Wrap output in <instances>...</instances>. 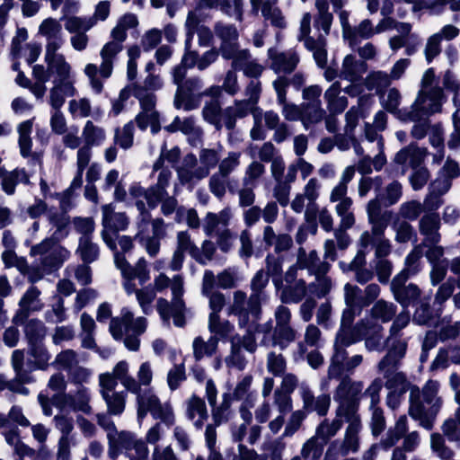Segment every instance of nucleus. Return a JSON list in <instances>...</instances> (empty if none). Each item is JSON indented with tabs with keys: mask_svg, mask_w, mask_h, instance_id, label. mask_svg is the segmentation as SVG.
I'll use <instances>...</instances> for the list:
<instances>
[{
	"mask_svg": "<svg viewBox=\"0 0 460 460\" xmlns=\"http://www.w3.org/2000/svg\"><path fill=\"white\" fill-rule=\"evenodd\" d=\"M361 341H364L365 349L368 352L381 353L391 344L384 339V327L381 323L367 319L358 320L352 330L341 331L335 336L331 356V376H339L342 371L350 372L362 364V355L349 357L347 351L348 347Z\"/></svg>",
	"mask_w": 460,
	"mask_h": 460,
	"instance_id": "nucleus-1",
	"label": "nucleus"
},
{
	"mask_svg": "<svg viewBox=\"0 0 460 460\" xmlns=\"http://www.w3.org/2000/svg\"><path fill=\"white\" fill-rule=\"evenodd\" d=\"M315 7L317 13L314 19V28L319 32L317 38L310 36L312 17L309 13H305L300 22V33L297 39L313 53L317 66L324 68L327 65L326 36L330 33L333 15L329 12L327 0L315 1Z\"/></svg>",
	"mask_w": 460,
	"mask_h": 460,
	"instance_id": "nucleus-2",
	"label": "nucleus"
},
{
	"mask_svg": "<svg viewBox=\"0 0 460 460\" xmlns=\"http://www.w3.org/2000/svg\"><path fill=\"white\" fill-rule=\"evenodd\" d=\"M270 279L263 269L259 270L250 282L251 294L247 296L242 290L234 291L233 302L228 308V314L237 318V323L247 326L252 321L261 319V305L269 299L266 288Z\"/></svg>",
	"mask_w": 460,
	"mask_h": 460,
	"instance_id": "nucleus-3",
	"label": "nucleus"
},
{
	"mask_svg": "<svg viewBox=\"0 0 460 460\" xmlns=\"http://www.w3.org/2000/svg\"><path fill=\"white\" fill-rule=\"evenodd\" d=\"M116 268L119 270L123 281L122 286L128 295L136 294L137 300L144 314H148L152 312V303L155 298L156 293L148 285L143 288H137L134 282L135 279L138 280L139 285H145L150 279V270L148 262L141 257L137 260L136 264L132 266L127 261L123 256L116 253Z\"/></svg>",
	"mask_w": 460,
	"mask_h": 460,
	"instance_id": "nucleus-4",
	"label": "nucleus"
},
{
	"mask_svg": "<svg viewBox=\"0 0 460 460\" xmlns=\"http://www.w3.org/2000/svg\"><path fill=\"white\" fill-rule=\"evenodd\" d=\"M408 390H410L409 415L418 420L422 428L428 430L432 429L435 419L442 406V400L438 396L439 383L429 380L422 390L410 384Z\"/></svg>",
	"mask_w": 460,
	"mask_h": 460,
	"instance_id": "nucleus-5",
	"label": "nucleus"
},
{
	"mask_svg": "<svg viewBox=\"0 0 460 460\" xmlns=\"http://www.w3.org/2000/svg\"><path fill=\"white\" fill-rule=\"evenodd\" d=\"M171 287L172 299L169 303L164 298H159L157 301V312L159 313L164 323L169 325L170 319H173V323L177 327H182L185 324V305L181 298L183 295V279L181 275H175L172 279L164 273H160L154 279L152 288L155 292H162Z\"/></svg>",
	"mask_w": 460,
	"mask_h": 460,
	"instance_id": "nucleus-6",
	"label": "nucleus"
},
{
	"mask_svg": "<svg viewBox=\"0 0 460 460\" xmlns=\"http://www.w3.org/2000/svg\"><path fill=\"white\" fill-rule=\"evenodd\" d=\"M182 67H173L172 70V83L177 86L173 98V106L177 110L190 111L197 110L207 96L203 90L204 81L199 75L186 77Z\"/></svg>",
	"mask_w": 460,
	"mask_h": 460,
	"instance_id": "nucleus-7",
	"label": "nucleus"
},
{
	"mask_svg": "<svg viewBox=\"0 0 460 460\" xmlns=\"http://www.w3.org/2000/svg\"><path fill=\"white\" fill-rule=\"evenodd\" d=\"M407 341H396L390 344L386 353L376 364L377 372L385 379V386L387 389L401 388L402 392L407 391L410 383L406 375L400 371L402 360L407 350Z\"/></svg>",
	"mask_w": 460,
	"mask_h": 460,
	"instance_id": "nucleus-8",
	"label": "nucleus"
},
{
	"mask_svg": "<svg viewBox=\"0 0 460 460\" xmlns=\"http://www.w3.org/2000/svg\"><path fill=\"white\" fill-rule=\"evenodd\" d=\"M331 362L329 363L327 369V380L323 381L321 385L322 390L327 388L329 380H339L340 383L335 389L333 399L339 403L336 411L339 416H345L347 414H358L359 399L358 394H360L363 384L359 381H353L349 376L355 372L352 371H342L339 376H331Z\"/></svg>",
	"mask_w": 460,
	"mask_h": 460,
	"instance_id": "nucleus-9",
	"label": "nucleus"
},
{
	"mask_svg": "<svg viewBox=\"0 0 460 460\" xmlns=\"http://www.w3.org/2000/svg\"><path fill=\"white\" fill-rule=\"evenodd\" d=\"M146 329V319L145 317L134 318L133 313L123 308L120 316L112 318L110 323V332L112 337L120 341L123 340L125 347L137 351L140 346L139 336Z\"/></svg>",
	"mask_w": 460,
	"mask_h": 460,
	"instance_id": "nucleus-10",
	"label": "nucleus"
},
{
	"mask_svg": "<svg viewBox=\"0 0 460 460\" xmlns=\"http://www.w3.org/2000/svg\"><path fill=\"white\" fill-rule=\"evenodd\" d=\"M345 422L348 424L342 440H333L325 454V460H337L340 456L358 452L360 447L359 434L363 429L362 421L358 414H347Z\"/></svg>",
	"mask_w": 460,
	"mask_h": 460,
	"instance_id": "nucleus-11",
	"label": "nucleus"
},
{
	"mask_svg": "<svg viewBox=\"0 0 460 460\" xmlns=\"http://www.w3.org/2000/svg\"><path fill=\"white\" fill-rule=\"evenodd\" d=\"M402 197V185L399 181L394 180L380 187L375 198L371 199L366 206L367 219L390 222L392 211L383 208H389L397 204Z\"/></svg>",
	"mask_w": 460,
	"mask_h": 460,
	"instance_id": "nucleus-12",
	"label": "nucleus"
},
{
	"mask_svg": "<svg viewBox=\"0 0 460 460\" xmlns=\"http://www.w3.org/2000/svg\"><path fill=\"white\" fill-rule=\"evenodd\" d=\"M426 150L411 144L401 149L394 156V163L403 167H411L413 170L410 182L414 190H421L428 182L430 174L427 168L420 166Z\"/></svg>",
	"mask_w": 460,
	"mask_h": 460,
	"instance_id": "nucleus-13",
	"label": "nucleus"
},
{
	"mask_svg": "<svg viewBox=\"0 0 460 460\" xmlns=\"http://www.w3.org/2000/svg\"><path fill=\"white\" fill-rule=\"evenodd\" d=\"M136 402L139 422L149 412L155 420H160L162 423L168 427L174 424L175 416L172 405L169 402L162 403L152 388H148L143 395L136 398Z\"/></svg>",
	"mask_w": 460,
	"mask_h": 460,
	"instance_id": "nucleus-14",
	"label": "nucleus"
},
{
	"mask_svg": "<svg viewBox=\"0 0 460 460\" xmlns=\"http://www.w3.org/2000/svg\"><path fill=\"white\" fill-rule=\"evenodd\" d=\"M371 225L370 231H365L359 237V245L367 250L368 247L375 249L376 260L385 259L391 253L390 241L385 238V231L389 222L367 219Z\"/></svg>",
	"mask_w": 460,
	"mask_h": 460,
	"instance_id": "nucleus-15",
	"label": "nucleus"
},
{
	"mask_svg": "<svg viewBox=\"0 0 460 460\" xmlns=\"http://www.w3.org/2000/svg\"><path fill=\"white\" fill-rule=\"evenodd\" d=\"M102 214V238L111 250H115L114 236L128 227L129 218L125 212H115L112 204L103 205Z\"/></svg>",
	"mask_w": 460,
	"mask_h": 460,
	"instance_id": "nucleus-16",
	"label": "nucleus"
},
{
	"mask_svg": "<svg viewBox=\"0 0 460 460\" xmlns=\"http://www.w3.org/2000/svg\"><path fill=\"white\" fill-rule=\"evenodd\" d=\"M407 422V417L405 415L400 416L395 425L388 429L378 446L387 450L403 438L402 447L401 448L406 452L414 451L420 444V436L417 431H412L406 435L408 430Z\"/></svg>",
	"mask_w": 460,
	"mask_h": 460,
	"instance_id": "nucleus-17",
	"label": "nucleus"
},
{
	"mask_svg": "<svg viewBox=\"0 0 460 460\" xmlns=\"http://www.w3.org/2000/svg\"><path fill=\"white\" fill-rule=\"evenodd\" d=\"M112 40L107 42L101 50L102 64L99 72L103 78H109L113 70V63L117 55L123 49V42L127 40V31L117 25L111 30Z\"/></svg>",
	"mask_w": 460,
	"mask_h": 460,
	"instance_id": "nucleus-18",
	"label": "nucleus"
},
{
	"mask_svg": "<svg viewBox=\"0 0 460 460\" xmlns=\"http://www.w3.org/2000/svg\"><path fill=\"white\" fill-rule=\"evenodd\" d=\"M444 101L442 89H434L428 93H418L411 105V120L429 119L432 114L439 112Z\"/></svg>",
	"mask_w": 460,
	"mask_h": 460,
	"instance_id": "nucleus-19",
	"label": "nucleus"
},
{
	"mask_svg": "<svg viewBox=\"0 0 460 460\" xmlns=\"http://www.w3.org/2000/svg\"><path fill=\"white\" fill-rule=\"evenodd\" d=\"M209 100L204 102V106L201 111L203 119L215 127L217 130H221L225 127L227 130L232 131L236 126V120L242 119L241 117H232L231 123H228V117H226V111L230 108L227 106L223 109L220 102V97H215L213 95H207Z\"/></svg>",
	"mask_w": 460,
	"mask_h": 460,
	"instance_id": "nucleus-20",
	"label": "nucleus"
},
{
	"mask_svg": "<svg viewBox=\"0 0 460 460\" xmlns=\"http://www.w3.org/2000/svg\"><path fill=\"white\" fill-rule=\"evenodd\" d=\"M185 253L190 254L197 262H203L200 258V250L192 241L188 231H180L176 234V246L173 251L169 268L173 271H179L183 266Z\"/></svg>",
	"mask_w": 460,
	"mask_h": 460,
	"instance_id": "nucleus-21",
	"label": "nucleus"
},
{
	"mask_svg": "<svg viewBox=\"0 0 460 460\" xmlns=\"http://www.w3.org/2000/svg\"><path fill=\"white\" fill-rule=\"evenodd\" d=\"M261 82L260 79H251L244 89L246 99L234 100L233 105L226 111L228 123L232 120V117H241L242 119L248 116V111L254 104H258L261 94Z\"/></svg>",
	"mask_w": 460,
	"mask_h": 460,
	"instance_id": "nucleus-22",
	"label": "nucleus"
},
{
	"mask_svg": "<svg viewBox=\"0 0 460 460\" xmlns=\"http://www.w3.org/2000/svg\"><path fill=\"white\" fill-rule=\"evenodd\" d=\"M100 394L105 402L108 413L113 416H120L125 411L128 393L129 392L126 389L116 391V383L109 376L103 380V384H100Z\"/></svg>",
	"mask_w": 460,
	"mask_h": 460,
	"instance_id": "nucleus-23",
	"label": "nucleus"
},
{
	"mask_svg": "<svg viewBox=\"0 0 460 460\" xmlns=\"http://www.w3.org/2000/svg\"><path fill=\"white\" fill-rule=\"evenodd\" d=\"M409 279L402 276H394L390 284V290L394 300L399 303L402 308L415 305L420 300L421 290L413 283H408Z\"/></svg>",
	"mask_w": 460,
	"mask_h": 460,
	"instance_id": "nucleus-24",
	"label": "nucleus"
},
{
	"mask_svg": "<svg viewBox=\"0 0 460 460\" xmlns=\"http://www.w3.org/2000/svg\"><path fill=\"white\" fill-rule=\"evenodd\" d=\"M250 4L252 13L257 15L261 13L266 23L278 29L286 28L287 22L279 6V0H250Z\"/></svg>",
	"mask_w": 460,
	"mask_h": 460,
	"instance_id": "nucleus-25",
	"label": "nucleus"
},
{
	"mask_svg": "<svg viewBox=\"0 0 460 460\" xmlns=\"http://www.w3.org/2000/svg\"><path fill=\"white\" fill-rule=\"evenodd\" d=\"M19 307L13 319L14 323H22L31 314L40 312L44 308L41 290L37 286H30L21 297Z\"/></svg>",
	"mask_w": 460,
	"mask_h": 460,
	"instance_id": "nucleus-26",
	"label": "nucleus"
},
{
	"mask_svg": "<svg viewBox=\"0 0 460 460\" xmlns=\"http://www.w3.org/2000/svg\"><path fill=\"white\" fill-rule=\"evenodd\" d=\"M270 68L276 74L286 75L294 72L300 62V57L295 49L279 51L274 48L268 49Z\"/></svg>",
	"mask_w": 460,
	"mask_h": 460,
	"instance_id": "nucleus-27",
	"label": "nucleus"
},
{
	"mask_svg": "<svg viewBox=\"0 0 460 460\" xmlns=\"http://www.w3.org/2000/svg\"><path fill=\"white\" fill-rule=\"evenodd\" d=\"M168 225L164 218L157 217L152 221V234L147 233L136 234L135 239L144 246L146 253L150 257H155L161 247V240L166 236Z\"/></svg>",
	"mask_w": 460,
	"mask_h": 460,
	"instance_id": "nucleus-28",
	"label": "nucleus"
},
{
	"mask_svg": "<svg viewBox=\"0 0 460 460\" xmlns=\"http://www.w3.org/2000/svg\"><path fill=\"white\" fill-rule=\"evenodd\" d=\"M60 19L46 18L39 27V33L46 39L45 52L58 51L66 42Z\"/></svg>",
	"mask_w": 460,
	"mask_h": 460,
	"instance_id": "nucleus-29",
	"label": "nucleus"
},
{
	"mask_svg": "<svg viewBox=\"0 0 460 460\" xmlns=\"http://www.w3.org/2000/svg\"><path fill=\"white\" fill-rule=\"evenodd\" d=\"M441 217L437 212H428L419 220L418 230L422 236L420 244L439 243L441 241Z\"/></svg>",
	"mask_w": 460,
	"mask_h": 460,
	"instance_id": "nucleus-30",
	"label": "nucleus"
},
{
	"mask_svg": "<svg viewBox=\"0 0 460 460\" xmlns=\"http://www.w3.org/2000/svg\"><path fill=\"white\" fill-rule=\"evenodd\" d=\"M132 95L138 100L142 110L135 118L136 123L138 128H145L146 124L144 119L159 114L155 110L156 96L153 92L135 84H132Z\"/></svg>",
	"mask_w": 460,
	"mask_h": 460,
	"instance_id": "nucleus-31",
	"label": "nucleus"
},
{
	"mask_svg": "<svg viewBox=\"0 0 460 460\" xmlns=\"http://www.w3.org/2000/svg\"><path fill=\"white\" fill-rule=\"evenodd\" d=\"M61 211L50 208L46 213L49 236L59 242L68 235L70 226V217L66 212L64 200L61 201Z\"/></svg>",
	"mask_w": 460,
	"mask_h": 460,
	"instance_id": "nucleus-32",
	"label": "nucleus"
},
{
	"mask_svg": "<svg viewBox=\"0 0 460 460\" xmlns=\"http://www.w3.org/2000/svg\"><path fill=\"white\" fill-rule=\"evenodd\" d=\"M299 394L303 401V409L308 412L316 411L320 416H325L331 405V396L327 394L314 397L307 383L299 385Z\"/></svg>",
	"mask_w": 460,
	"mask_h": 460,
	"instance_id": "nucleus-33",
	"label": "nucleus"
},
{
	"mask_svg": "<svg viewBox=\"0 0 460 460\" xmlns=\"http://www.w3.org/2000/svg\"><path fill=\"white\" fill-rule=\"evenodd\" d=\"M214 33L221 41L219 52L221 56H228L234 48L239 46V32L234 24L217 22L214 24Z\"/></svg>",
	"mask_w": 460,
	"mask_h": 460,
	"instance_id": "nucleus-34",
	"label": "nucleus"
},
{
	"mask_svg": "<svg viewBox=\"0 0 460 460\" xmlns=\"http://www.w3.org/2000/svg\"><path fill=\"white\" fill-rule=\"evenodd\" d=\"M296 264L300 270H306L310 275L328 273L332 267L330 262L321 261L315 250L306 252L303 247L297 251Z\"/></svg>",
	"mask_w": 460,
	"mask_h": 460,
	"instance_id": "nucleus-35",
	"label": "nucleus"
},
{
	"mask_svg": "<svg viewBox=\"0 0 460 460\" xmlns=\"http://www.w3.org/2000/svg\"><path fill=\"white\" fill-rule=\"evenodd\" d=\"M44 61L53 80L75 79L70 64L58 51L45 52Z\"/></svg>",
	"mask_w": 460,
	"mask_h": 460,
	"instance_id": "nucleus-36",
	"label": "nucleus"
},
{
	"mask_svg": "<svg viewBox=\"0 0 460 460\" xmlns=\"http://www.w3.org/2000/svg\"><path fill=\"white\" fill-rule=\"evenodd\" d=\"M382 107L401 121L411 120V106L400 109L402 94L397 88H390L386 95H380Z\"/></svg>",
	"mask_w": 460,
	"mask_h": 460,
	"instance_id": "nucleus-37",
	"label": "nucleus"
},
{
	"mask_svg": "<svg viewBox=\"0 0 460 460\" xmlns=\"http://www.w3.org/2000/svg\"><path fill=\"white\" fill-rule=\"evenodd\" d=\"M75 79L52 80L49 90V104L50 108H62L68 97L75 96L77 91L75 87Z\"/></svg>",
	"mask_w": 460,
	"mask_h": 460,
	"instance_id": "nucleus-38",
	"label": "nucleus"
},
{
	"mask_svg": "<svg viewBox=\"0 0 460 460\" xmlns=\"http://www.w3.org/2000/svg\"><path fill=\"white\" fill-rule=\"evenodd\" d=\"M12 366L15 372V379L22 384H29L33 381L31 373L40 369L34 359L24 361V353L22 349H15L12 353Z\"/></svg>",
	"mask_w": 460,
	"mask_h": 460,
	"instance_id": "nucleus-39",
	"label": "nucleus"
},
{
	"mask_svg": "<svg viewBox=\"0 0 460 460\" xmlns=\"http://www.w3.org/2000/svg\"><path fill=\"white\" fill-rule=\"evenodd\" d=\"M107 376L115 381L116 386L118 385V382H119L129 393L137 391V385L136 378L130 375L129 365L126 360L118 362L111 372L101 374L99 376V384H103V380L107 378Z\"/></svg>",
	"mask_w": 460,
	"mask_h": 460,
	"instance_id": "nucleus-40",
	"label": "nucleus"
},
{
	"mask_svg": "<svg viewBox=\"0 0 460 460\" xmlns=\"http://www.w3.org/2000/svg\"><path fill=\"white\" fill-rule=\"evenodd\" d=\"M185 416L196 429H202L204 422L208 418L205 401L196 394L191 395L185 402Z\"/></svg>",
	"mask_w": 460,
	"mask_h": 460,
	"instance_id": "nucleus-41",
	"label": "nucleus"
},
{
	"mask_svg": "<svg viewBox=\"0 0 460 460\" xmlns=\"http://www.w3.org/2000/svg\"><path fill=\"white\" fill-rule=\"evenodd\" d=\"M239 181L237 179L223 174L219 172H214L208 181V189L210 192L218 199H222L226 190L231 194H235Z\"/></svg>",
	"mask_w": 460,
	"mask_h": 460,
	"instance_id": "nucleus-42",
	"label": "nucleus"
},
{
	"mask_svg": "<svg viewBox=\"0 0 460 460\" xmlns=\"http://www.w3.org/2000/svg\"><path fill=\"white\" fill-rule=\"evenodd\" d=\"M262 242L265 248L273 247L276 253H282L291 249L293 239L286 233L276 234L271 226H265L262 231Z\"/></svg>",
	"mask_w": 460,
	"mask_h": 460,
	"instance_id": "nucleus-43",
	"label": "nucleus"
},
{
	"mask_svg": "<svg viewBox=\"0 0 460 460\" xmlns=\"http://www.w3.org/2000/svg\"><path fill=\"white\" fill-rule=\"evenodd\" d=\"M367 70V65L364 60L358 59L355 55L349 54L342 61L340 77L355 83L362 78Z\"/></svg>",
	"mask_w": 460,
	"mask_h": 460,
	"instance_id": "nucleus-44",
	"label": "nucleus"
},
{
	"mask_svg": "<svg viewBox=\"0 0 460 460\" xmlns=\"http://www.w3.org/2000/svg\"><path fill=\"white\" fill-rule=\"evenodd\" d=\"M2 190L8 196L15 193V188L18 184L29 185L31 183L30 175L24 168H15L12 171L4 170L1 175Z\"/></svg>",
	"mask_w": 460,
	"mask_h": 460,
	"instance_id": "nucleus-45",
	"label": "nucleus"
},
{
	"mask_svg": "<svg viewBox=\"0 0 460 460\" xmlns=\"http://www.w3.org/2000/svg\"><path fill=\"white\" fill-rule=\"evenodd\" d=\"M397 313V305L385 299L376 301L362 319L372 320L379 323L391 322Z\"/></svg>",
	"mask_w": 460,
	"mask_h": 460,
	"instance_id": "nucleus-46",
	"label": "nucleus"
},
{
	"mask_svg": "<svg viewBox=\"0 0 460 460\" xmlns=\"http://www.w3.org/2000/svg\"><path fill=\"white\" fill-rule=\"evenodd\" d=\"M232 217L229 208H225L218 213L208 212L203 223V231L207 236H214L222 228L227 227Z\"/></svg>",
	"mask_w": 460,
	"mask_h": 460,
	"instance_id": "nucleus-47",
	"label": "nucleus"
},
{
	"mask_svg": "<svg viewBox=\"0 0 460 460\" xmlns=\"http://www.w3.org/2000/svg\"><path fill=\"white\" fill-rule=\"evenodd\" d=\"M305 75L301 71L296 72L291 76L279 75L272 83L277 94V102L285 101L288 86H292L295 90L299 91L305 84Z\"/></svg>",
	"mask_w": 460,
	"mask_h": 460,
	"instance_id": "nucleus-48",
	"label": "nucleus"
},
{
	"mask_svg": "<svg viewBox=\"0 0 460 460\" xmlns=\"http://www.w3.org/2000/svg\"><path fill=\"white\" fill-rule=\"evenodd\" d=\"M330 201L337 203L335 212L337 216L341 217L340 225L343 227H352L355 224V216L352 211V199L348 197L347 194L336 197V195H333V191H331Z\"/></svg>",
	"mask_w": 460,
	"mask_h": 460,
	"instance_id": "nucleus-49",
	"label": "nucleus"
},
{
	"mask_svg": "<svg viewBox=\"0 0 460 460\" xmlns=\"http://www.w3.org/2000/svg\"><path fill=\"white\" fill-rule=\"evenodd\" d=\"M308 286L303 279H299L294 284L284 285L279 291V299L283 304H298L304 300L308 292Z\"/></svg>",
	"mask_w": 460,
	"mask_h": 460,
	"instance_id": "nucleus-50",
	"label": "nucleus"
},
{
	"mask_svg": "<svg viewBox=\"0 0 460 460\" xmlns=\"http://www.w3.org/2000/svg\"><path fill=\"white\" fill-rule=\"evenodd\" d=\"M240 86L238 84V75L235 71L229 69L226 71L223 83L221 85H211L206 88L207 95H213L215 97H221L223 92L230 96H234L238 93Z\"/></svg>",
	"mask_w": 460,
	"mask_h": 460,
	"instance_id": "nucleus-51",
	"label": "nucleus"
},
{
	"mask_svg": "<svg viewBox=\"0 0 460 460\" xmlns=\"http://www.w3.org/2000/svg\"><path fill=\"white\" fill-rule=\"evenodd\" d=\"M375 34H376V27H374L372 22L369 19H364L357 26H352L344 40L348 42L349 48L354 49L362 40H368Z\"/></svg>",
	"mask_w": 460,
	"mask_h": 460,
	"instance_id": "nucleus-52",
	"label": "nucleus"
},
{
	"mask_svg": "<svg viewBox=\"0 0 460 460\" xmlns=\"http://www.w3.org/2000/svg\"><path fill=\"white\" fill-rule=\"evenodd\" d=\"M23 332L28 345L43 343L47 335V327L44 323L37 318L26 319L22 323Z\"/></svg>",
	"mask_w": 460,
	"mask_h": 460,
	"instance_id": "nucleus-53",
	"label": "nucleus"
},
{
	"mask_svg": "<svg viewBox=\"0 0 460 460\" xmlns=\"http://www.w3.org/2000/svg\"><path fill=\"white\" fill-rule=\"evenodd\" d=\"M344 422L345 417L339 416L338 411H335V418L332 421L327 419L323 420L316 428L314 437H317V438L325 445L331 438L338 433Z\"/></svg>",
	"mask_w": 460,
	"mask_h": 460,
	"instance_id": "nucleus-54",
	"label": "nucleus"
},
{
	"mask_svg": "<svg viewBox=\"0 0 460 460\" xmlns=\"http://www.w3.org/2000/svg\"><path fill=\"white\" fill-rule=\"evenodd\" d=\"M70 252L62 246L54 247L50 252L40 260V266L43 271L52 272L59 269L65 261L69 258Z\"/></svg>",
	"mask_w": 460,
	"mask_h": 460,
	"instance_id": "nucleus-55",
	"label": "nucleus"
},
{
	"mask_svg": "<svg viewBox=\"0 0 460 460\" xmlns=\"http://www.w3.org/2000/svg\"><path fill=\"white\" fill-rule=\"evenodd\" d=\"M75 253L82 260L83 263L91 264L99 259L100 248L97 243L92 241L91 236H81Z\"/></svg>",
	"mask_w": 460,
	"mask_h": 460,
	"instance_id": "nucleus-56",
	"label": "nucleus"
},
{
	"mask_svg": "<svg viewBox=\"0 0 460 460\" xmlns=\"http://www.w3.org/2000/svg\"><path fill=\"white\" fill-rule=\"evenodd\" d=\"M325 117L322 102H302V124L305 129L317 124Z\"/></svg>",
	"mask_w": 460,
	"mask_h": 460,
	"instance_id": "nucleus-57",
	"label": "nucleus"
},
{
	"mask_svg": "<svg viewBox=\"0 0 460 460\" xmlns=\"http://www.w3.org/2000/svg\"><path fill=\"white\" fill-rule=\"evenodd\" d=\"M422 256L423 252L418 244L408 253L404 261V268L395 276L410 279L418 274L421 270L420 260Z\"/></svg>",
	"mask_w": 460,
	"mask_h": 460,
	"instance_id": "nucleus-58",
	"label": "nucleus"
},
{
	"mask_svg": "<svg viewBox=\"0 0 460 460\" xmlns=\"http://www.w3.org/2000/svg\"><path fill=\"white\" fill-rule=\"evenodd\" d=\"M82 136L84 145L93 146H102L106 139V132L103 128L95 125L92 120H87L83 128Z\"/></svg>",
	"mask_w": 460,
	"mask_h": 460,
	"instance_id": "nucleus-59",
	"label": "nucleus"
},
{
	"mask_svg": "<svg viewBox=\"0 0 460 460\" xmlns=\"http://www.w3.org/2000/svg\"><path fill=\"white\" fill-rule=\"evenodd\" d=\"M65 398L71 401V410L74 411H82L87 415L93 412L90 405L91 393L88 388L81 386L75 394L66 395Z\"/></svg>",
	"mask_w": 460,
	"mask_h": 460,
	"instance_id": "nucleus-60",
	"label": "nucleus"
},
{
	"mask_svg": "<svg viewBox=\"0 0 460 460\" xmlns=\"http://www.w3.org/2000/svg\"><path fill=\"white\" fill-rule=\"evenodd\" d=\"M223 146L217 145L213 148H202L199 151V159L200 163V168L207 171V176L209 175L210 171L219 164L222 155Z\"/></svg>",
	"mask_w": 460,
	"mask_h": 460,
	"instance_id": "nucleus-61",
	"label": "nucleus"
},
{
	"mask_svg": "<svg viewBox=\"0 0 460 460\" xmlns=\"http://www.w3.org/2000/svg\"><path fill=\"white\" fill-rule=\"evenodd\" d=\"M218 338L211 336L207 341L201 337H196L192 343L193 355L196 360H200L204 357L213 356L217 349Z\"/></svg>",
	"mask_w": 460,
	"mask_h": 460,
	"instance_id": "nucleus-62",
	"label": "nucleus"
},
{
	"mask_svg": "<svg viewBox=\"0 0 460 460\" xmlns=\"http://www.w3.org/2000/svg\"><path fill=\"white\" fill-rule=\"evenodd\" d=\"M389 74L378 70L369 73L365 79V85L367 90H375L377 94L381 95L385 90L392 84Z\"/></svg>",
	"mask_w": 460,
	"mask_h": 460,
	"instance_id": "nucleus-63",
	"label": "nucleus"
},
{
	"mask_svg": "<svg viewBox=\"0 0 460 460\" xmlns=\"http://www.w3.org/2000/svg\"><path fill=\"white\" fill-rule=\"evenodd\" d=\"M441 429L449 441L460 443V406L456 409L452 417L444 421Z\"/></svg>",
	"mask_w": 460,
	"mask_h": 460,
	"instance_id": "nucleus-64",
	"label": "nucleus"
}]
</instances>
